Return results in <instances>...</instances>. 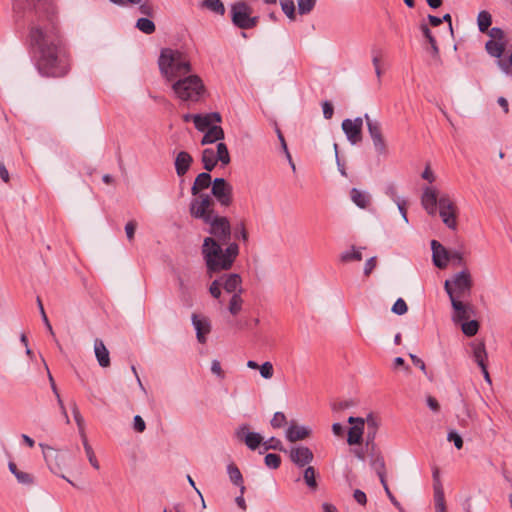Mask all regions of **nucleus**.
Wrapping results in <instances>:
<instances>
[{
  "instance_id": "1",
  "label": "nucleus",
  "mask_w": 512,
  "mask_h": 512,
  "mask_svg": "<svg viewBox=\"0 0 512 512\" xmlns=\"http://www.w3.org/2000/svg\"><path fill=\"white\" fill-rule=\"evenodd\" d=\"M30 44L42 75L61 77L67 74L69 58L55 34H31Z\"/></svg>"
},
{
  "instance_id": "2",
  "label": "nucleus",
  "mask_w": 512,
  "mask_h": 512,
  "mask_svg": "<svg viewBox=\"0 0 512 512\" xmlns=\"http://www.w3.org/2000/svg\"><path fill=\"white\" fill-rule=\"evenodd\" d=\"M201 253L206 265L207 275L212 278L215 274L230 270L239 255V245L231 242L225 249L221 243L212 237L203 240Z\"/></svg>"
},
{
  "instance_id": "3",
  "label": "nucleus",
  "mask_w": 512,
  "mask_h": 512,
  "mask_svg": "<svg viewBox=\"0 0 512 512\" xmlns=\"http://www.w3.org/2000/svg\"><path fill=\"white\" fill-rule=\"evenodd\" d=\"M421 204L429 215L434 216L439 207V215L443 223L450 229L457 228V207L451 197L446 194H439L435 187L427 186L423 189Z\"/></svg>"
},
{
  "instance_id": "4",
  "label": "nucleus",
  "mask_w": 512,
  "mask_h": 512,
  "mask_svg": "<svg viewBox=\"0 0 512 512\" xmlns=\"http://www.w3.org/2000/svg\"><path fill=\"white\" fill-rule=\"evenodd\" d=\"M158 65L161 75L170 85L192 72V65L188 56L171 48L161 50Z\"/></svg>"
},
{
  "instance_id": "5",
  "label": "nucleus",
  "mask_w": 512,
  "mask_h": 512,
  "mask_svg": "<svg viewBox=\"0 0 512 512\" xmlns=\"http://www.w3.org/2000/svg\"><path fill=\"white\" fill-rule=\"evenodd\" d=\"M170 86L176 98L188 103L202 101L207 93L203 80L193 72L177 79Z\"/></svg>"
},
{
  "instance_id": "6",
  "label": "nucleus",
  "mask_w": 512,
  "mask_h": 512,
  "mask_svg": "<svg viewBox=\"0 0 512 512\" xmlns=\"http://www.w3.org/2000/svg\"><path fill=\"white\" fill-rule=\"evenodd\" d=\"M472 284L470 272L464 269L454 274L451 279H447L444 283V289L450 299H461L470 295Z\"/></svg>"
},
{
  "instance_id": "7",
  "label": "nucleus",
  "mask_w": 512,
  "mask_h": 512,
  "mask_svg": "<svg viewBox=\"0 0 512 512\" xmlns=\"http://www.w3.org/2000/svg\"><path fill=\"white\" fill-rule=\"evenodd\" d=\"M234 295L235 293L242 294V278L237 273L225 274L220 278L213 280L208 288L210 295L215 299H220L222 290Z\"/></svg>"
},
{
  "instance_id": "8",
  "label": "nucleus",
  "mask_w": 512,
  "mask_h": 512,
  "mask_svg": "<svg viewBox=\"0 0 512 512\" xmlns=\"http://www.w3.org/2000/svg\"><path fill=\"white\" fill-rule=\"evenodd\" d=\"M189 204V213L192 218L210 222L216 215L214 211V200L209 194L192 195Z\"/></svg>"
},
{
  "instance_id": "9",
  "label": "nucleus",
  "mask_w": 512,
  "mask_h": 512,
  "mask_svg": "<svg viewBox=\"0 0 512 512\" xmlns=\"http://www.w3.org/2000/svg\"><path fill=\"white\" fill-rule=\"evenodd\" d=\"M231 19L233 24L239 29H253L258 16L253 15V9L245 2H236L231 6Z\"/></svg>"
},
{
  "instance_id": "10",
  "label": "nucleus",
  "mask_w": 512,
  "mask_h": 512,
  "mask_svg": "<svg viewBox=\"0 0 512 512\" xmlns=\"http://www.w3.org/2000/svg\"><path fill=\"white\" fill-rule=\"evenodd\" d=\"M205 224L209 225L208 233L210 237L215 238L219 243H226L231 237V225L229 220L224 216L215 215L210 222Z\"/></svg>"
},
{
  "instance_id": "11",
  "label": "nucleus",
  "mask_w": 512,
  "mask_h": 512,
  "mask_svg": "<svg viewBox=\"0 0 512 512\" xmlns=\"http://www.w3.org/2000/svg\"><path fill=\"white\" fill-rule=\"evenodd\" d=\"M369 135L374 148L379 155H387L388 149L381 131V125L377 120L371 119L369 114L364 115Z\"/></svg>"
},
{
  "instance_id": "12",
  "label": "nucleus",
  "mask_w": 512,
  "mask_h": 512,
  "mask_svg": "<svg viewBox=\"0 0 512 512\" xmlns=\"http://www.w3.org/2000/svg\"><path fill=\"white\" fill-rule=\"evenodd\" d=\"M220 205L228 207L232 203L233 187L224 178H215L211 190Z\"/></svg>"
},
{
  "instance_id": "13",
  "label": "nucleus",
  "mask_w": 512,
  "mask_h": 512,
  "mask_svg": "<svg viewBox=\"0 0 512 512\" xmlns=\"http://www.w3.org/2000/svg\"><path fill=\"white\" fill-rule=\"evenodd\" d=\"M364 118L344 119L342 121V130L351 145H356L362 141V127Z\"/></svg>"
},
{
  "instance_id": "14",
  "label": "nucleus",
  "mask_w": 512,
  "mask_h": 512,
  "mask_svg": "<svg viewBox=\"0 0 512 512\" xmlns=\"http://www.w3.org/2000/svg\"><path fill=\"white\" fill-rule=\"evenodd\" d=\"M286 453L291 462L299 468L308 466L314 459L312 450L302 445L292 446Z\"/></svg>"
},
{
  "instance_id": "15",
  "label": "nucleus",
  "mask_w": 512,
  "mask_h": 512,
  "mask_svg": "<svg viewBox=\"0 0 512 512\" xmlns=\"http://www.w3.org/2000/svg\"><path fill=\"white\" fill-rule=\"evenodd\" d=\"M235 434L236 437L244 441L247 447L251 450H256L263 441V437L259 433L250 432L249 427L246 424L238 427Z\"/></svg>"
},
{
  "instance_id": "16",
  "label": "nucleus",
  "mask_w": 512,
  "mask_h": 512,
  "mask_svg": "<svg viewBox=\"0 0 512 512\" xmlns=\"http://www.w3.org/2000/svg\"><path fill=\"white\" fill-rule=\"evenodd\" d=\"M348 423L352 425V427L348 431V444H360L365 429V420L361 417L350 416L348 418Z\"/></svg>"
},
{
  "instance_id": "17",
  "label": "nucleus",
  "mask_w": 512,
  "mask_h": 512,
  "mask_svg": "<svg viewBox=\"0 0 512 512\" xmlns=\"http://www.w3.org/2000/svg\"><path fill=\"white\" fill-rule=\"evenodd\" d=\"M192 324L196 331V338L199 343L204 344L207 341V335L211 332V322L205 316L192 314Z\"/></svg>"
},
{
  "instance_id": "18",
  "label": "nucleus",
  "mask_w": 512,
  "mask_h": 512,
  "mask_svg": "<svg viewBox=\"0 0 512 512\" xmlns=\"http://www.w3.org/2000/svg\"><path fill=\"white\" fill-rule=\"evenodd\" d=\"M222 121V117L218 112H212L207 114H195L193 116V122L195 128L198 131L204 132L209 129L214 123H220Z\"/></svg>"
},
{
  "instance_id": "19",
  "label": "nucleus",
  "mask_w": 512,
  "mask_h": 512,
  "mask_svg": "<svg viewBox=\"0 0 512 512\" xmlns=\"http://www.w3.org/2000/svg\"><path fill=\"white\" fill-rule=\"evenodd\" d=\"M453 308L452 320L454 323H460L469 319L473 308L470 304L463 303L460 299H450Z\"/></svg>"
},
{
  "instance_id": "20",
  "label": "nucleus",
  "mask_w": 512,
  "mask_h": 512,
  "mask_svg": "<svg viewBox=\"0 0 512 512\" xmlns=\"http://www.w3.org/2000/svg\"><path fill=\"white\" fill-rule=\"evenodd\" d=\"M432 259L436 267L443 269L449 262L450 251L436 240L431 241Z\"/></svg>"
},
{
  "instance_id": "21",
  "label": "nucleus",
  "mask_w": 512,
  "mask_h": 512,
  "mask_svg": "<svg viewBox=\"0 0 512 512\" xmlns=\"http://www.w3.org/2000/svg\"><path fill=\"white\" fill-rule=\"evenodd\" d=\"M492 38L486 42V50L492 57L500 58L505 50L504 34H490Z\"/></svg>"
},
{
  "instance_id": "22",
  "label": "nucleus",
  "mask_w": 512,
  "mask_h": 512,
  "mask_svg": "<svg viewBox=\"0 0 512 512\" xmlns=\"http://www.w3.org/2000/svg\"><path fill=\"white\" fill-rule=\"evenodd\" d=\"M192 162H193V158L188 152H186V151L179 152L175 158V163H174L176 174L180 177L184 176L187 173V171L189 170Z\"/></svg>"
},
{
  "instance_id": "23",
  "label": "nucleus",
  "mask_w": 512,
  "mask_h": 512,
  "mask_svg": "<svg viewBox=\"0 0 512 512\" xmlns=\"http://www.w3.org/2000/svg\"><path fill=\"white\" fill-rule=\"evenodd\" d=\"M9 471L15 476L17 482L23 486H32L34 484V476L24 470L18 468L14 462L8 463Z\"/></svg>"
},
{
  "instance_id": "24",
  "label": "nucleus",
  "mask_w": 512,
  "mask_h": 512,
  "mask_svg": "<svg viewBox=\"0 0 512 512\" xmlns=\"http://www.w3.org/2000/svg\"><path fill=\"white\" fill-rule=\"evenodd\" d=\"M370 466L379 477L380 483L386 480V465L383 456L380 453H373L370 457Z\"/></svg>"
},
{
  "instance_id": "25",
  "label": "nucleus",
  "mask_w": 512,
  "mask_h": 512,
  "mask_svg": "<svg viewBox=\"0 0 512 512\" xmlns=\"http://www.w3.org/2000/svg\"><path fill=\"white\" fill-rule=\"evenodd\" d=\"M364 420L366 426V444L367 446L371 445L372 449H374V440L379 428V421L373 415H368Z\"/></svg>"
},
{
  "instance_id": "26",
  "label": "nucleus",
  "mask_w": 512,
  "mask_h": 512,
  "mask_svg": "<svg viewBox=\"0 0 512 512\" xmlns=\"http://www.w3.org/2000/svg\"><path fill=\"white\" fill-rule=\"evenodd\" d=\"M201 139V145H208L224 139V130L221 126L213 125L206 131Z\"/></svg>"
},
{
  "instance_id": "27",
  "label": "nucleus",
  "mask_w": 512,
  "mask_h": 512,
  "mask_svg": "<svg viewBox=\"0 0 512 512\" xmlns=\"http://www.w3.org/2000/svg\"><path fill=\"white\" fill-rule=\"evenodd\" d=\"M227 474L230 482L239 487L241 494L245 493L244 480L241 471L235 463L231 462L227 465Z\"/></svg>"
},
{
  "instance_id": "28",
  "label": "nucleus",
  "mask_w": 512,
  "mask_h": 512,
  "mask_svg": "<svg viewBox=\"0 0 512 512\" xmlns=\"http://www.w3.org/2000/svg\"><path fill=\"white\" fill-rule=\"evenodd\" d=\"M310 434V430L305 426H298L291 424L286 430V438L290 442H296L307 438Z\"/></svg>"
},
{
  "instance_id": "29",
  "label": "nucleus",
  "mask_w": 512,
  "mask_h": 512,
  "mask_svg": "<svg viewBox=\"0 0 512 512\" xmlns=\"http://www.w3.org/2000/svg\"><path fill=\"white\" fill-rule=\"evenodd\" d=\"M212 183L213 182L211 180V175L208 172L200 173L196 177V179L191 187V194L192 195H201L202 194L201 191L209 188Z\"/></svg>"
},
{
  "instance_id": "30",
  "label": "nucleus",
  "mask_w": 512,
  "mask_h": 512,
  "mask_svg": "<svg viewBox=\"0 0 512 512\" xmlns=\"http://www.w3.org/2000/svg\"><path fill=\"white\" fill-rule=\"evenodd\" d=\"M94 352L97 361L101 367H108L110 365L109 351L106 348L104 342L100 339H96L94 342Z\"/></svg>"
},
{
  "instance_id": "31",
  "label": "nucleus",
  "mask_w": 512,
  "mask_h": 512,
  "mask_svg": "<svg viewBox=\"0 0 512 512\" xmlns=\"http://www.w3.org/2000/svg\"><path fill=\"white\" fill-rule=\"evenodd\" d=\"M472 350H473V358L475 362L478 364L479 367H483L487 365V352L486 348L483 342L480 343H473L472 344Z\"/></svg>"
},
{
  "instance_id": "32",
  "label": "nucleus",
  "mask_w": 512,
  "mask_h": 512,
  "mask_svg": "<svg viewBox=\"0 0 512 512\" xmlns=\"http://www.w3.org/2000/svg\"><path fill=\"white\" fill-rule=\"evenodd\" d=\"M350 196H351V200L359 208L364 209L370 204V195L364 191L357 189V188L351 189Z\"/></svg>"
},
{
  "instance_id": "33",
  "label": "nucleus",
  "mask_w": 512,
  "mask_h": 512,
  "mask_svg": "<svg viewBox=\"0 0 512 512\" xmlns=\"http://www.w3.org/2000/svg\"><path fill=\"white\" fill-rule=\"evenodd\" d=\"M434 501L436 512H446L445 496L441 482L434 485Z\"/></svg>"
},
{
  "instance_id": "34",
  "label": "nucleus",
  "mask_w": 512,
  "mask_h": 512,
  "mask_svg": "<svg viewBox=\"0 0 512 512\" xmlns=\"http://www.w3.org/2000/svg\"><path fill=\"white\" fill-rule=\"evenodd\" d=\"M203 167L206 171H212L219 162L215 157V151L212 148H206L202 152Z\"/></svg>"
},
{
  "instance_id": "35",
  "label": "nucleus",
  "mask_w": 512,
  "mask_h": 512,
  "mask_svg": "<svg viewBox=\"0 0 512 512\" xmlns=\"http://www.w3.org/2000/svg\"><path fill=\"white\" fill-rule=\"evenodd\" d=\"M200 6L218 15L225 13V7L221 0H203Z\"/></svg>"
},
{
  "instance_id": "36",
  "label": "nucleus",
  "mask_w": 512,
  "mask_h": 512,
  "mask_svg": "<svg viewBox=\"0 0 512 512\" xmlns=\"http://www.w3.org/2000/svg\"><path fill=\"white\" fill-rule=\"evenodd\" d=\"M422 45L425 50L431 53L434 57L438 55V46L437 40L432 36V34H423Z\"/></svg>"
},
{
  "instance_id": "37",
  "label": "nucleus",
  "mask_w": 512,
  "mask_h": 512,
  "mask_svg": "<svg viewBox=\"0 0 512 512\" xmlns=\"http://www.w3.org/2000/svg\"><path fill=\"white\" fill-rule=\"evenodd\" d=\"M243 305V299L241 297L240 293H235L231 296L229 304H228V311L233 315L236 316L240 313L242 310Z\"/></svg>"
},
{
  "instance_id": "38",
  "label": "nucleus",
  "mask_w": 512,
  "mask_h": 512,
  "mask_svg": "<svg viewBox=\"0 0 512 512\" xmlns=\"http://www.w3.org/2000/svg\"><path fill=\"white\" fill-rule=\"evenodd\" d=\"M215 157L223 166L230 163V154L225 143L220 142L217 144Z\"/></svg>"
},
{
  "instance_id": "39",
  "label": "nucleus",
  "mask_w": 512,
  "mask_h": 512,
  "mask_svg": "<svg viewBox=\"0 0 512 512\" xmlns=\"http://www.w3.org/2000/svg\"><path fill=\"white\" fill-rule=\"evenodd\" d=\"M492 23V16L488 11H481L477 16V24L480 32H486Z\"/></svg>"
},
{
  "instance_id": "40",
  "label": "nucleus",
  "mask_w": 512,
  "mask_h": 512,
  "mask_svg": "<svg viewBox=\"0 0 512 512\" xmlns=\"http://www.w3.org/2000/svg\"><path fill=\"white\" fill-rule=\"evenodd\" d=\"M303 478H304L306 485L310 489L316 490L317 481H316V471H315L314 467L308 465L304 470Z\"/></svg>"
},
{
  "instance_id": "41",
  "label": "nucleus",
  "mask_w": 512,
  "mask_h": 512,
  "mask_svg": "<svg viewBox=\"0 0 512 512\" xmlns=\"http://www.w3.org/2000/svg\"><path fill=\"white\" fill-rule=\"evenodd\" d=\"M340 260L344 263L352 262V261H361L362 253L360 249H356L352 247L351 250H347L341 253Z\"/></svg>"
},
{
  "instance_id": "42",
  "label": "nucleus",
  "mask_w": 512,
  "mask_h": 512,
  "mask_svg": "<svg viewBox=\"0 0 512 512\" xmlns=\"http://www.w3.org/2000/svg\"><path fill=\"white\" fill-rule=\"evenodd\" d=\"M461 329L466 336L472 337L477 334L479 330V323L476 320H465L462 322Z\"/></svg>"
},
{
  "instance_id": "43",
  "label": "nucleus",
  "mask_w": 512,
  "mask_h": 512,
  "mask_svg": "<svg viewBox=\"0 0 512 512\" xmlns=\"http://www.w3.org/2000/svg\"><path fill=\"white\" fill-rule=\"evenodd\" d=\"M82 441H83V446H84V449H85V452H86V455H87V458L90 462V464L95 468V469H99V462L98 460L96 459V456L94 454V451L92 449V447L89 445L88 443V440L86 438V435L83 434L82 436Z\"/></svg>"
},
{
  "instance_id": "44",
  "label": "nucleus",
  "mask_w": 512,
  "mask_h": 512,
  "mask_svg": "<svg viewBox=\"0 0 512 512\" xmlns=\"http://www.w3.org/2000/svg\"><path fill=\"white\" fill-rule=\"evenodd\" d=\"M280 6L283 13L290 19L294 20L295 14V3L294 0H280Z\"/></svg>"
},
{
  "instance_id": "45",
  "label": "nucleus",
  "mask_w": 512,
  "mask_h": 512,
  "mask_svg": "<svg viewBox=\"0 0 512 512\" xmlns=\"http://www.w3.org/2000/svg\"><path fill=\"white\" fill-rule=\"evenodd\" d=\"M31 5L27 0H15L13 3V12L16 20L21 18V14L25 9H30Z\"/></svg>"
},
{
  "instance_id": "46",
  "label": "nucleus",
  "mask_w": 512,
  "mask_h": 512,
  "mask_svg": "<svg viewBox=\"0 0 512 512\" xmlns=\"http://www.w3.org/2000/svg\"><path fill=\"white\" fill-rule=\"evenodd\" d=\"M297 4L299 14L305 15L313 10L316 0H297Z\"/></svg>"
},
{
  "instance_id": "47",
  "label": "nucleus",
  "mask_w": 512,
  "mask_h": 512,
  "mask_svg": "<svg viewBox=\"0 0 512 512\" xmlns=\"http://www.w3.org/2000/svg\"><path fill=\"white\" fill-rule=\"evenodd\" d=\"M136 27L142 32H153L155 24L148 18H140L137 20Z\"/></svg>"
},
{
  "instance_id": "48",
  "label": "nucleus",
  "mask_w": 512,
  "mask_h": 512,
  "mask_svg": "<svg viewBox=\"0 0 512 512\" xmlns=\"http://www.w3.org/2000/svg\"><path fill=\"white\" fill-rule=\"evenodd\" d=\"M71 408H72V413H73V416H74V420L77 423L80 435L82 437L83 434H85L84 433V427H83V423H84L83 417L81 416L80 411L78 409V406H77V404L75 402L72 403Z\"/></svg>"
},
{
  "instance_id": "49",
  "label": "nucleus",
  "mask_w": 512,
  "mask_h": 512,
  "mask_svg": "<svg viewBox=\"0 0 512 512\" xmlns=\"http://www.w3.org/2000/svg\"><path fill=\"white\" fill-rule=\"evenodd\" d=\"M264 447L266 450L273 449L282 452H287V450L283 447L281 441L275 437H271L266 442H264Z\"/></svg>"
},
{
  "instance_id": "50",
  "label": "nucleus",
  "mask_w": 512,
  "mask_h": 512,
  "mask_svg": "<svg viewBox=\"0 0 512 512\" xmlns=\"http://www.w3.org/2000/svg\"><path fill=\"white\" fill-rule=\"evenodd\" d=\"M265 464L269 468L277 469L281 464V458L279 455L274 453H269L265 456Z\"/></svg>"
},
{
  "instance_id": "51",
  "label": "nucleus",
  "mask_w": 512,
  "mask_h": 512,
  "mask_svg": "<svg viewBox=\"0 0 512 512\" xmlns=\"http://www.w3.org/2000/svg\"><path fill=\"white\" fill-rule=\"evenodd\" d=\"M260 371V375L264 379H271L273 377L274 369L271 362H264L261 366L258 367Z\"/></svg>"
},
{
  "instance_id": "52",
  "label": "nucleus",
  "mask_w": 512,
  "mask_h": 512,
  "mask_svg": "<svg viewBox=\"0 0 512 512\" xmlns=\"http://www.w3.org/2000/svg\"><path fill=\"white\" fill-rule=\"evenodd\" d=\"M407 310V304L402 298H398L392 306V312L397 315H404Z\"/></svg>"
},
{
  "instance_id": "53",
  "label": "nucleus",
  "mask_w": 512,
  "mask_h": 512,
  "mask_svg": "<svg viewBox=\"0 0 512 512\" xmlns=\"http://www.w3.org/2000/svg\"><path fill=\"white\" fill-rule=\"evenodd\" d=\"M234 237L236 239H241L244 242L248 241V232L245 228L244 222H240L236 227L234 231Z\"/></svg>"
},
{
  "instance_id": "54",
  "label": "nucleus",
  "mask_w": 512,
  "mask_h": 512,
  "mask_svg": "<svg viewBox=\"0 0 512 512\" xmlns=\"http://www.w3.org/2000/svg\"><path fill=\"white\" fill-rule=\"evenodd\" d=\"M51 388H52V390H53V392H54V394H55V396H56V398H57L58 405H59V407H60V409H61L62 414H63V415H64V417H65V421H66V423L68 424V423L70 422V420H69V417H68V414H67L66 408H65V406H64V403H63V401H62V399H61V397H60V394H59V392H58V390H57V387H56V385H55V382H54V381H52Z\"/></svg>"
},
{
  "instance_id": "55",
  "label": "nucleus",
  "mask_w": 512,
  "mask_h": 512,
  "mask_svg": "<svg viewBox=\"0 0 512 512\" xmlns=\"http://www.w3.org/2000/svg\"><path fill=\"white\" fill-rule=\"evenodd\" d=\"M385 194L394 202L397 203L401 201L402 199L397 194V188L395 184L391 183L388 184L385 188Z\"/></svg>"
},
{
  "instance_id": "56",
  "label": "nucleus",
  "mask_w": 512,
  "mask_h": 512,
  "mask_svg": "<svg viewBox=\"0 0 512 512\" xmlns=\"http://www.w3.org/2000/svg\"><path fill=\"white\" fill-rule=\"evenodd\" d=\"M286 423V416L282 412H276L271 419V425L273 428H280Z\"/></svg>"
},
{
  "instance_id": "57",
  "label": "nucleus",
  "mask_w": 512,
  "mask_h": 512,
  "mask_svg": "<svg viewBox=\"0 0 512 512\" xmlns=\"http://www.w3.org/2000/svg\"><path fill=\"white\" fill-rule=\"evenodd\" d=\"M381 485L383 486L384 490H385V493L386 495L388 496L389 500L391 501V503L401 512H403V508L401 506V504L397 501V499L395 498V496L392 494V492L390 491L389 487H388V484H387V481H385L384 483H381Z\"/></svg>"
},
{
  "instance_id": "58",
  "label": "nucleus",
  "mask_w": 512,
  "mask_h": 512,
  "mask_svg": "<svg viewBox=\"0 0 512 512\" xmlns=\"http://www.w3.org/2000/svg\"><path fill=\"white\" fill-rule=\"evenodd\" d=\"M211 372L216 375L219 379H224L225 373L221 367V363L218 360L211 362Z\"/></svg>"
},
{
  "instance_id": "59",
  "label": "nucleus",
  "mask_w": 512,
  "mask_h": 512,
  "mask_svg": "<svg viewBox=\"0 0 512 512\" xmlns=\"http://www.w3.org/2000/svg\"><path fill=\"white\" fill-rule=\"evenodd\" d=\"M447 439L448 441L453 442L457 449H461L463 447L462 437L455 431L449 432Z\"/></svg>"
},
{
  "instance_id": "60",
  "label": "nucleus",
  "mask_w": 512,
  "mask_h": 512,
  "mask_svg": "<svg viewBox=\"0 0 512 512\" xmlns=\"http://www.w3.org/2000/svg\"><path fill=\"white\" fill-rule=\"evenodd\" d=\"M133 428L136 432L142 433L146 429V424L140 415H136L133 419Z\"/></svg>"
},
{
  "instance_id": "61",
  "label": "nucleus",
  "mask_w": 512,
  "mask_h": 512,
  "mask_svg": "<svg viewBox=\"0 0 512 512\" xmlns=\"http://www.w3.org/2000/svg\"><path fill=\"white\" fill-rule=\"evenodd\" d=\"M376 264H377V259L375 256L369 258L364 265V274L366 276H369L372 273V271L374 270V268L376 267Z\"/></svg>"
},
{
  "instance_id": "62",
  "label": "nucleus",
  "mask_w": 512,
  "mask_h": 512,
  "mask_svg": "<svg viewBox=\"0 0 512 512\" xmlns=\"http://www.w3.org/2000/svg\"><path fill=\"white\" fill-rule=\"evenodd\" d=\"M323 116L325 119H331L334 114V108L329 101H324L322 103Z\"/></svg>"
},
{
  "instance_id": "63",
  "label": "nucleus",
  "mask_w": 512,
  "mask_h": 512,
  "mask_svg": "<svg viewBox=\"0 0 512 512\" xmlns=\"http://www.w3.org/2000/svg\"><path fill=\"white\" fill-rule=\"evenodd\" d=\"M449 261H452L455 265L463 264V255L459 251H450Z\"/></svg>"
},
{
  "instance_id": "64",
  "label": "nucleus",
  "mask_w": 512,
  "mask_h": 512,
  "mask_svg": "<svg viewBox=\"0 0 512 512\" xmlns=\"http://www.w3.org/2000/svg\"><path fill=\"white\" fill-rule=\"evenodd\" d=\"M426 403L433 412H439L440 405L436 398H434L433 396H427Z\"/></svg>"
}]
</instances>
